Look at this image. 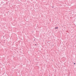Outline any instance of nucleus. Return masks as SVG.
Instances as JSON below:
<instances>
[{
	"label": "nucleus",
	"mask_w": 76,
	"mask_h": 76,
	"mask_svg": "<svg viewBox=\"0 0 76 76\" xmlns=\"http://www.w3.org/2000/svg\"><path fill=\"white\" fill-rule=\"evenodd\" d=\"M35 45H37V44H35Z\"/></svg>",
	"instance_id": "nucleus-5"
},
{
	"label": "nucleus",
	"mask_w": 76,
	"mask_h": 76,
	"mask_svg": "<svg viewBox=\"0 0 76 76\" xmlns=\"http://www.w3.org/2000/svg\"><path fill=\"white\" fill-rule=\"evenodd\" d=\"M47 43H48V42H47Z\"/></svg>",
	"instance_id": "nucleus-8"
},
{
	"label": "nucleus",
	"mask_w": 76,
	"mask_h": 76,
	"mask_svg": "<svg viewBox=\"0 0 76 76\" xmlns=\"http://www.w3.org/2000/svg\"><path fill=\"white\" fill-rule=\"evenodd\" d=\"M52 8H54V7L53 6H52Z\"/></svg>",
	"instance_id": "nucleus-3"
},
{
	"label": "nucleus",
	"mask_w": 76,
	"mask_h": 76,
	"mask_svg": "<svg viewBox=\"0 0 76 76\" xmlns=\"http://www.w3.org/2000/svg\"><path fill=\"white\" fill-rule=\"evenodd\" d=\"M74 64H76V63H74Z\"/></svg>",
	"instance_id": "nucleus-4"
},
{
	"label": "nucleus",
	"mask_w": 76,
	"mask_h": 76,
	"mask_svg": "<svg viewBox=\"0 0 76 76\" xmlns=\"http://www.w3.org/2000/svg\"><path fill=\"white\" fill-rule=\"evenodd\" d=\"M58 27H56L55 28V29H58Z\"/></svg>",
	"instance_id": "nucleus-1"
},
{
	"label": "nucleus",
	"mask_w": 76,
	"mask_h": 76,
	"mask_svg": "<svg viewBox=\"0 0 76 76\" xmlns=\"http://www.w3.org/2000/svg\"><path fill=\"white\" fill-rule=\"evenodd\" d=\"M66 70H67V69H66Z\"/></svg>",
	"instance_id": "nucleus-7"
},
{
	"label": "nucleus",
	"mask_w": 76,
	"mask_h": 76,
	"mask_svg": "<svg viewBox=\"0 0 76 76\" xmlns=\"http://www.w3.org/2000/svg\"><path fill=\"white\" fill-rule=\"evenodd\" d=\"M68 32V31H66V32Z\"/></svg>",
	"instance_id": "nucleus-6"
},
{
	"label": "nucleus",
	"mask_w": 76,
	"mask_h": 76,
	"mask_svg": "<svg viewBox=\"0 0 76 76\" xmlns=\"http://www.w3.org/2000/svg\"><path fill=\"white\" fill-rule=\"evenodd\" d=\"M3 6H6V4H4L3 5Z\"/></svg>",
	"instance_id": "nucleus-2"
}]
</instances>
